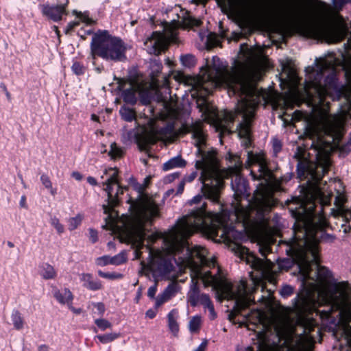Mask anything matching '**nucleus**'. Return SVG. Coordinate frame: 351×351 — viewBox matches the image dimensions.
Instances as JSON below:
<instances>
[{"instance_id":"51","label":"nucleus","mask_w":351,"mask_h":351,"mask_svg":"<svg viewBox=\"0 0 351 351\" xmlns=\"http://www.w3.org/2000/svg\"><path fill=\"white\" fill-rule=\"evenodd\" d=\"M294 293V288L289 285H284L280 290V294L283 298H288Z\"/></svg>"},{"instance_id":"24","label":"nucleus","mask_w":351,"mask_h":351,"mask_svg":"<svg viewBox=\"0 0 351 351\" xmlns=\"http://www.w3.org/2000/svg\"><path fill=\"white\" fill-rule=\"evenodd\" d=\"M317 69L313 66H308L305 71L308 77L312 81V84L315 86H319L324 76L325 66L323 64L317 65Z\"/></svg>"},{"instance_id":"32","label":"nucleus","mask_w":351,"mask_h":351,"mask_svg":"<svg viewBox=\"0 0 351 351\" xmlns=\"http://www.w3.org/2000/svg\"><path fill=\"white\" fill-rule=\"evenodd\" d=\"M40 276L45 280L54 279L57 273L54 267L47 263H44L40 265Z\"/></svg>"},{"instance_id":"61","label":"nucleus","mask_w":351,"mask_h":351,"mask_svg":"<svg viewBox=\"0 0 351 351\" xmlns=\"http://www.w3.org/2000/svg\"><path fill=\"white\" fill-rule=\"evenodd\" d=\"M93 306L97 308L98 315L100 317H102L106 311L104 304L103 302H100L93 303Z\"/></svg>"},{"instance_id":"37","label":"nucleus","mask_w":351,"mask_h":351,"mask_svg":"<svg viewBox=\"0 0 351 351\" xmlns=\"http://www.w3.org/2000/svg\"><path fill=\"white\" fill-rule=\"evenodd\" d=\"M120 337V333L111 332L104 335H98L95 336V339H97L100 343L106 344L110 343Z\"/></svg>"},{"instance_id":"31","label":"nucleus","mask_w":351,"mask_h":351,"mask_svg":"<svg viewBox=\"0 0 351 351\" xmlns=\"http://www.w3.org/2000/svg\"><path fill=\"white\" fill-rule=\"evenodd\" d=\"M11 320L14 328L16 330H21L24 328L25 324V319L21 312L17 309H13L11 313Z\"/></svg>"},{"instance_id":"35","label":"nucleus","mask_w":351,"mask_h":351,"mask_svg":"<svg viewBox=\"0 0 351 351\" xmlns=\"http://www.w3.org/2000/svg\"><path fill=\"white\" fill-rule=\"evenodd\" d=\"M124 154L125 151L122 147L118 146L115 142L111 143L108 155L112 160L121 158Z\"/></svg>"},{"instance_id":"2","label":"nucleus","mask_w":351,"mask_h":351,"mask_svg":"<svg viewBox=\"0 0 351 351\" xmlns=\"http://www.w3.org/2000/svg\"><path fill=\"white\" fill-rule=\"evenodd\" d=\"M192 138L195 140V145L197 147V155L201 157L200 160L195 162V167L197 169L202 171L199 180L202 183L203 196L222 208L223 205L221 204L220 197L225 182L223 172L215 165V152H206L202 149V146L206 144V141L204 132L192 135Z\"/></svg>"},{"instance_id":"44","label":"nucleus","mask_w":351,"mask_h":351,"mask_svg":"<svg viewBox=\"0 0 351 351\" xmlns=\"http://www.w3.org/2000/svg\"><path fill=\"white\" fill-rule=\"evenodd\" d=\"M128 260L126 254L125 252H121L118 254L110 256L111 265H120L125 263Z\"/></svg>"},{"instance_id":"54","label":"nucleus","mask_w":351,"mask_h":351,"mask_svg":"<svg viewBox=\"0 0 351 351\" xmlns=\"http://www.w3.org/2000/svg\"><path fill=\"white\" fill-rule=\"evenodd\" d=\"M95 263L99 266H106L108 265H111L110 256L108 255H104L96 258Z\"/></svg>"},{"instance_id":"34","label":"nucleus","mask_w":351,"mask_h":351,"mask_svg":"<svg viewBox=\"0 0 351 351\" xmlns=\"http://www.w3.org/2000/svg\"><path fill=\"white\" fill-rule=\"evenodd\" d=\"M294 239V236L293 237V238L287 243V245H288V247H290L291 246V241H293ZM289 250V248L287 249L286 250V252H287V250ZM287 254L292 258L293 260H291L290 258H285L282 261H280L279 263H278V268L280 271H289L293 265V261L297 262V263L298 264V261H296V259L294 258V257H292L291 256H289L288 254V253H287Z\"/></svg>"},{"instance_id":"5","label":"nucleus","mask_w":351,"mask_h":351,"mask_svg":"<svg viewBox=\"0 0 351 351\" xmlns=\"http://www.w3.org/2000/svg\"><path fill=\"white\" fill-rule=\"evenodd\" d=\"M287 253L298 261L300 271L306 277L310 278L313 267L316 270L315 276L320 281L327 280L332 277V272L326 267L320 265V254L316 241L310 243L303 241L302 247L289 248Z\"/></svg>"},{"instance_id":"60","label":"nucleus","mask_w":351,"mask_h":351,"mask_svg":"<svg viewBox=\"0 0 351 351\" xmlns=\"http://www.w3.org/2000/svg\"><path fill=\"white\" fill-rule=\"evenodd\" d=\"M158 281H155V284L151 286L147 291V296L151 299H155V295L157 292Z\"/></svg>"},{"instance_id":"36","label":"nucleus","mask_w":351,"mask_h":351,"mask_svg":"<svg viewBox=\"0 0 351 351\" xmlns=\"http://www.w3.org/2000/svg\"><path fill=\"white\" fill-rule=\"evenodd\" d=\"M136 143L141 152H146L149 149V139L147 136L136 134Z\"/></svg>"},{"instance_id":"10","label":"nucleus","mask_w":351,"mask_h":351,"mask_svg":"<svg viewBox=\"0 0 351 351\" xmlns=\"http://www.w3.org/2000/svg\"><path fill=\"white\" fill-rule=\"evenodd\" d=\"M331 162L329 156L317 155V161L311 165L308 160H300L297 165V173L300 178L309 175L315 182L319 183L330 171Z\"/></svg>"},{"instance_id":"11","label":"nucleus","mask_w":351,"mask_h":351,"mask_svg":"<svg viewBox=\"0 0 351 351\" xmlns=\"http://www.w3.org/2000/svg\"><path fill=\"white\" fill-rule=\"evenodd\" d=\"M203 80H206L218 84H228L230 80L231 73L228 69L227 62H223L218 56H214L211 64L206 63L201 69Z\"/></svg>"},{"instance_id":"13","label":"nucleus","mask_w":351,"mask_h":351,"mask_svg":"<svg viewBox=\"0 0 351 351\" xmlns=\"http://www.w3.org/2000/svg\"><path fill=\"white\" fill-rule=\"evenodd\" d=\"M255 117L254 110H244L242 121L238 124L237 130L239 136L243 139L242 146L245 149L252 146L253 135L252 125Z\"/></svg>"},{"instance_id":"63","label":"nucleus","mask_w":351,"mask_h":351,"mask_svg":"<svg viewBox=\"0 0 351 351\" xmlns=\"http://www.w3.org/2000/svg\"><path fill=\"white\" fill-rule=\"evenodd\" d=\"M114 80L117 81V83L118 84L117 89L119 91L123 92V90H125L124 87L127 83V81L124 78L117 77H114Z\"/></svg>"},{"instance_id":"28","label":"nucleus","mask_w":351,"mask_h":351,"mask_svg":"<svg viewBox=\"0 0 351 351\" xmlns=\"http://www.w3.org/2000/svg\"><path fill=\"white\" fill-rule=\"evenodd\" d=\"M186 161L182 158L181 156H178L171 158L168 161L163 164V170L169 171L173 168H183L186 166Z\"/></svg>"},{"instance_id":"29","label":"nucleus","mask_w":351,"mask_h":351,"mask_svg":"<svg viewBox=\"0 0 351 351\" xmlns=\"http://www.w3.org/2000/svg\"><path fill=\"white\" fill-rule=\"evenodd\" d=\"M191 291L188 294V302L192 307H195L199 303V288L197 282L192 280Z\"/></svg>"},{"instance_id":"59","label":"nucleus","mask_w":351,"mask_h":351,"mask_svg":"<svg viewBox=\"0 0 351 351\" xmlns=\"http://www.w3.org/2000/svg\"><path fill=\"white\" fill-rule=\"evenodd\" d=\"M40 181L46 189H51L52 183L49 177L46 174H43L40 176Z\"/></svg>"},{"instance_id":"39","label":"nucleus","mask_w":351,"mask_h":351,"mask_svg":"<svg viewBox=\"0 0 351 351\" xmlns=\"http://www.w3.org/2000/svg\"><path fill=\"white\" fill-rule=\"evenodd\" d=\"M183 23L184 25L189 28H192L194 27H199L202 24V21L200 19L189 14L183 18Z\"/></svg>"},{"instance_id":"1","label":"nucleus","mask_w":351,"mask_h":351,"mask_svg":"<svg viewBox=\"0 0 351 351\" xmlns=\"http://www.w3.org/2000/svg\"><path fill=\"white\" fill-rule=\"evenodd\" d=\"M206 206L204 203L184 216L177 226L178 234L183 239H188L197 231H206L212 238L219 237L223 241L231 242L238 232L233 225L228 224L229 212L223 210L222 213H215L212 217L213 214L206 210Z\"/></svg>"},{"instance_id":"22","label":"nucleus","mask_w":351,"mask_h":351,"mask_svg":"<svg viewBox=\"0 0 351 351\" xmlns=\"http://www.w3.org/2000/svg\"><path fill=\"white\" fill-rule=\"evenodd\" d=\"M53 295L57 302L60 304L71 305L74 299L73 293L68 288L59 289L57 287L53 288Z\"/></svg>"},{"instance_id":"52","label":"nucleus","mask_w":351,"mask_h":351,"mask_svg":"<svg viewBox=\"0 0 351 351\" xmlns=\"http://www.w3.org/2000/svg\"><path fill=\"white\" fill-rule=\"evenodd\" d=\"M199 302L204 307L208 308L210 305L213 304V302L210 298L208 294L202 293L199 296Z\"/></svg>"},{"instance_id":"58","label":"nucleus","mask_w":351,"mask_h":351,"mask_svg":"<svg viewBox=\"0 0 351 351\" xmlns=\"http://www.w3.org/2000/svg\"><path fill=\"white\" fill-rule=\"evenodd\" d=\"M89 239L92 243H95L98 241V232L94 228H89Z\"/></svg>"},{"instance_id":"40","label":"nucleus","mask_w":351,"mask_h":351,"mask_svg":"<svg viewBox=\"0 0 351 351\" xmlns=\"http://www.w3.org/2000/svg\"><path fill=\"white\" fill-rule=\"evenodd\" d=\"M201 317L198 315L193 316L189 324V329L191 333L198 332L201 327Z\"/></svg>"},{"instance_id":"64","label":"nucleus","mask_w":351,"mask_h":351,"mask_svg":"<svg viewBox=\"0 0 351 351\" xmlns=\"http://www.w3.org/2000/svg\"><path fill=\"white\" fill-rule=\"evenodd\" d=\"M169 298H167V295H165L164 293L161 295H158V297L156 298V306H159L161 304H162L164 302L167 301Z\"/></svg>"},{"instance_id":"3","label":"nucleus","mask_w":351,"mask_h":351,"mask_svg":"<svg viewBox=\"0 0 351 351\" xmlns=\"http://www.w3.org/2000/svg\"><path fill=\"white\" fill-rule=\"evenodd\" d=\"M291 215L295 219L293 226L294 239L289 248H298L303 244V241L308 243L316 241L320 252V242L332 243L335 236L325 231L324 222L310 223L307 219L306 208L302 200L298 197H293L286 202Z\"/></svg>"},{"instance_id":"41","label":"nucleus","mask_w":351,"mask_h":351,"mask_svg":"<svg viewBox=\"0 0 351 351\" xmlns=\"http://www.w3.org/2000/svg\"><path fill=\"white\" fill-rule=\"evenodd\" d=\"M180 62L183 66L191 68L195 65L196 58L192 54H185L180 56Z\"/></svg>"},{"instance_id":"15","label":"nucleus","mask_w":351,"mask_h":351,"mask_svg":"<svg viewBox=\"0 0 351 351\" xmlns=\"http://www.w3.org/2000/svg\"><path fill=\"white\" fill-rule=\"evenodd\" d=\"M147 51L149 54L159 56L168 47L167 40L163 32L154 31L145 42Z\"/></svg>"},{"instance_id":"56","label":"nucleus","mask_w":351,"mask_h":351,"mask_svg":"<svg viewBox=\"0 0 351 351\" xmlns=\"http://www.w3.org/2000/svg\"><path fill=\"white\" fill-rule=\"evenodd\" d=\"M80 25V22L78 21L69 22L64 29L65 34H71L75 28L79 26Z\"/></svg>"},{"instance_id":"30","label":"nucleus","mask_w":351,"mask_h":351,"mask_svg":"<svg viewBox=\"0 0 351 351\" xmlns=\"http://www.w3.org/2000/svg\"><path fill=\"white\" fill-rule=\"evenodd\" d=\"M178 311L172 309L167 315L168 327L169 330L176 335L179 332V325L177 322Z\"/></svg>"},{"instance_id":"14","label":"nucleus","mask_w":351,"mask_h":351,"mask_svg":"<svg viewBox=\"0 0 351 351\" xmlns=\"http://www.w3.org/2000/svg\"><path fill=\"white\" fill-rule=\"evenodd\" d=\"M256 162H258L259 167V175H256V173L252 171L251 174L253 180H264L267 183L275 182L276 180V178L274 174L273 171L268 167V163L267 160L265 159L258 158V156L255 155L252 151L248 152L247 162L250 165L251 164Z\"/></svg>"},{"instance_id":"45","label":"nucleus","mask_w":351,"mask_h":351,"mask_svg":"<svg viewBox=\"0 0 351 351\" xmlns=\"http://www.w3.org/2000/svg\"><path fill=\"white\" fill-rule=\"evenodd\" d=\"M83 217L80 214H77L74 217H71L69 220V229L72 231L75 230L81 223Z\"/></svg>"},{"instance_id":"50","label":"nucleus","mask_w":351,"mask_h":351,"mask_svg":"<svg viewBox=\"0 0 351 351\" xmlns=\"http://www.w3.org/2000/svg\"><path fill=\"white\" fill-rule=\"evenodd\" d=\"M178 285L176 282L170 283L165 289L163 293L169 299L177 293Z\"/></svg>"},{"instance_id":"4","label":"nucleus","mask_w":351,"mask_h":351,"mask_svg":"<svg viewBox=\"0 0 351 351\" xmlns=\"http://www.w3.org/2000/svg\"><path fill=\"white\" fill-rule=\"evenodd\" d=\"M92 58H101L106 61L124 62L127 59V46L118 36H112L108 30H99L92 37L90 43Z\"/></svg>"},{"instance_id":"26","label":"nucleus","mask_w":351,"mask_h":351,"mask_svg":"<svg viewBox=\"0 0 351 351\" xmlns=\"http://www.w3.org/2000/svg\"><path fill=\"white\" fill-rule=\"evenodd\" d=\"M245 321L239 323L240 327H246L248 330H251L250 325H256L257 323L261 322V313L258 311H251L247 315L244 316Z\"/></svg>"},{"instance_id":"42","label":"nucleus","mask_w":351,"mask_h":351,"mask_svg":"<svg viewBox=\"0 0 351 351\" xmlns=\"http://www.w3.org/2000/svg\"><path fill=\"white\" fill-rule=\"evenodd\" d=\"M98 275L101 278H104L106 279L114 280H120L123 278V274L118 272H104L101 270H98Z\"/></svg>"},{"instance_id":"19","label":"nucleus","mask_w":351,"mask_h":351,"mask_svg":"<svg viewBox=\"0 0 351 351\" xmlns=\"http://www.w3.org/2000/svg\"><path fill=\"white\" fill-rule=\"evenodd\" d=\"M231 186L234 191V197L237 202L250 196L248 181L240 175H236L232 179Z\"/></svg>"},{"instance_id":"43","label":"nucleus","mask_w":351,"mask_h":351,"mask_svg":"<svg viewBox=\"0 0 351 351\" xmlns=\"http://www.w3.org/2000/svg\"><path fill=\"white\" fill-rule=\"evenodd\" d=\"M109 171H113V173L110 176L109 178L106 182H108V184H119V182L118 180L119 169L117 167H114V168L110 167L108 169H105L104 174L108 173Z\"/></svg>"},{"instance_id":"21","label":"nucleus","mask_w":351,"mask_h":351,"mask_svg":"<svg viewBox=\"0 0 351 351\" xmlns=\"http://www.w3.org/2000/svg\"><path fill=\"white\" fill-rule=\"evenodd\" d=\"M104 185H106V188L105 191L107 193L108 198H107V205H103V209L104 210V213H109L114 208L117 207L120 204V200L118 197V192H116L114 195H113V188L112 184H108V182L104 183Z\"/></svg>"},{"instance_id":"62","label":"nucleus","mask_w":351,"mask_h":351,"mask_svg":"<svg viewBox=\"0 0 351 351\" xmlns=\"http://www.w3.org/2000/svg\"><path fill=\"white\" fill-rule=\"evenodd\" d=\"M228 160L230 162H234L235 167H239L241 165V162H240V157L237 155L232 154V153H228Z\"/></svg>"},{"instance_id":"18","label":"nucleus","mask_w":351,"mask_h":351,"mask_svg":"<svg viewBox=\"0 0 351 351\" xmlns=\"http://www.w3.org/2000/svg\"><path fill=\"white\" fill-rule=\"evenodd\" d=\"M324 86L330 91V97L333 101H339L345 96V88L340 85L335 72H332L324 78Z\"/></svg>"},{"instance_id":"46","label":"nucleus","mask_w":351,"mask_h":351,"mask_svg":"<svg viewBox=\"0 0 351 351\" xmlns=\"http://www.w3.org/2000/svg\"><path fill=\"white\" fill-rule=\"evenodd\" d=\"M175 133V125L173 122H169L165 126L162 127L159 130L160 135L167 136L171 135Z\"/></svg>"},{"instance_id":"27","label":"nucleus","mask_w":351,"mask_h":351,"mask_svg":"<svg viewBox=\"0 0 351 351\" xmlns=\"http://www.w3.org/2000/svg\"><path fill=\"white\" fill-rule=\"evenodd\" d=\"M137 88L133 86L126 88L121 92V97L126 104L134 106L137 102Z\"/></svg>"},{"instance_id":"9","label":"nucleus","mask_w":351,"mask_h":351,"mask_svg":"<svg viewBox=\"0 0 351 351\" xmlns=\"http://www.w3.org/2000/svg\"><path fill=\"white\" fill-rule=\"evenodd\" d=\"M260 286L261 280L259 278H252L251 287H249L245 280H240L235 291L237 298L234 306L228 315L230 321L234 322L237 316L242 315L244 311L250 306L255 304V299L253 295Z\"/></svg>"},{"instance_id":"16","label":"nucleus","mask_w":351,"mask_h":351,"mask_svg":"<svg viewBox=\"0 0 351 351\" xmlns=\"http://www.w3.org/2000/svg\"><path fill=\"white\" fill-rule=\"evenodd\" d=\"M236 253H237L241 258H244L245 256L247 263L251 265L252 268L259 271L262 277L267 278V271L264 260L255 256L250 252L247 247L241 245H237Z\"/></svg>"},{"instance_id":"33","label":"nucleus","mask_w":351,"mask_h":351,"mask_svg":"<svg viewBox=\"0 0 351 351\" xmlns=\"http://www.w3.org/2000/svg\"><path fill=\"white\" fill-rule=\"evenodd\" d=\"M119 114L121 119L127 122H132L136 119V112L134 108H129L125 105L121 107Z\"/></svg>"},{"instance_id":"53","label":"nucleus","mask_w":351,"mask_h":351,"mask_svg":"<svg viewBox=\"0 0 351 351\" xmlns=\"http://www.w3.org/2000/svg\"><path fill=\"white\" fill-rule=\"evenodd\" d=\"M51 224L55 228L59 234L64 232V226L60 222L59 219L56 217L51 219Z\"/></svg>"},{"instance_id":"48","label":"nucleus","mask_w":351,"mask_h":351,"mask_svg":"<svg viewBox=\"0 0 351 351\" xmlns=\"http://www.w3.org/2000/svg\"><path fill=\"white\" fill-rule=\"evenodd\" d=\"M71 70L76 75H82L86 72V67L82 62L75 61L71 66Z\"/></svg>"},{"instance_id":"23","label":"nucleus","mask_w":351,"mask_h":351,"mask_svg":"<svg viewBox=\"0 0 351 351\" xmlns=\"http://www.w3.org/2000/svg\"><path fill=\"white\" fill-rule=\"evenodd\" d=\"M80 278L83 282L82 286L88 290L96 291L104 288L101 281L94 279L93 274L90 273H82Z\"/></svg>"},{"instance_id":"47","label":"nucleus","mask_w":351,"mask_h":351,"mask_svg":"<svg viewBox=\"0 0 351 351\" xmlns=\"http://www.w3.org/2000/svg\"><path fill=\"white\" fill-rule=\"evenodd\" d=\"M140 103L142 105L147 106L151 103V96L149 91L141 90L138 93Z\"/></svg>"},{"instance_id":"7","label":"nucleus","mask_w":351,"mask_h":351,"mask_svg":"<svg viewBox=\"0 0 351 351\" xmlns=\"http://www.w3.org/2000/svg\"><path fill=\"white\" fill-rule=\"evenodd\" d=\"M295 28L302 36L328 43H337L343 40L348 34L346 27L334 26L318 22L297 23Z\"/></svg>"},{"instance_id":"38","label":"nucleus","mask_w":351,"mask_h":351,"mask_svg":"<svg viewBox=\"0 0 351 351\" xmlns=\"http://www.w3.org/2000/svg\"><path fill=\"white\" fill-rule=\"evenodd\" d=\"M186 133L191 132L192 135H195L197 133H201L203 132L202 123L200 121H197L192 123L190 125H183Z\"/></svg>"},{"instance_id":"49","label":"nucleus","mask_w":351,"mask_h":351,"mask_svg":"<svg viewBox=\"0 0 351 351\" xmlns=\"http://www.w3.org/2000/svg\"><path fill=\"white\" fill-rule=\"evenodd\" d=\"M94 322L101 331L112 327V324L106 319H96Z\"/></svg>"},{"instance_id":"20","label":"nucleus","mask_w":351,"mask_h":351,"mask_svg":"<svg viewBox=\"0 0 351 351\" xmlns=\"http://www.w3.org/2000/svg\"><path fill=\"white\" fill-rule=\"evenodd\" d=\"M207 250L201 246H195L193 247H186V261L193 265H206L207 263Z\"/></svg>"},{"instance_id":"25","label":"nucleus","mask_w":351,"mask_h":351,"mask_svg":"<svg viewBox=\"0 0 351 351\" xmlns=\"http://www.w3.org/2000/svg\"><path fill=\"white\" fill-rule=\"evenodd\" d=\"M346 201L344 197H337L335 204L337 206V216L342 217L345 223H349L351 221V210L345 207Z\"/></svg>"},{"instance_id":"12","label":"nucleus","mask_w":351,"mask_h":351,"mask_svg":"<svg viewBox=\"0 0 351 351\" xmlns=\"http://www.w3.org/2000/svg\"><path fill=\"white\" fill-rule=\"evenodd\" d=\"M149 259L147 264L142 263L143 269L145 271V275L152 274L155 281H158L159 278L167 276L174 269L171 261L160 252L150 251Z\"/></svg>"},{"instance_id":"57","label":"nucleus","mask_w":351,"mask_h":351,"mask_svg":"<svg viewBox=\"0 0 351 351\" xmlns=\"http://www.w3.org/2000/svg\"><path fill=\"white\" fill-rule=\"evenodd\" d=\"M350 1L351 0H332V3L336 10H341L345 5Z\"/></svg>"},{"instance_id":"17","label":"nucleus","mask_w":351,"mask_h":351,"mask_svg":"<svg viewBox=\"0 0 351 351\" xmlns=\"http://www.w3.org/2000/svg\"><path fill=\"white\" fill-rule=\"evenodd\" d=\"M67 3L51 5L48 3L40 4L39 8L43 16L53 22H60L68 14Z\"/></svg>"},{"instance_id":"8","label":"nucleus","mask_w":351,"mask_h":351,"mask_svg":"<svg viewBox=\"0 0 351 351\" xmlns=\"http://www.w3.org/2000/svg\"><path fill=\"white\" fill-rule=\"evenodd\" d=\"M293 305L296 311L302 314L313 315V312L319 315L322 321L330 324H335L336 317L334 313H338L337 316H341L344 308L346 301L343 299H337L330 305L326 306V309L319 310L311 306L308 300L303 295H298L293 300Z\"/></svg>"},{"instance_id":"55","label":"nucleus","mask_w":351,"mask_h":351,"mask_svg":"<svg viewBox=\"0 0 351 351\" xmlns=\"http://www.w3.org/2000/svg\"><path fill=\"white\" fill-rule=\"evenodd\" d=\"M282 147V142L279 139L276 138H274L272 139V149L275 155H277L278 153L281 152Z\"/></svg>"},{"instance_id":"6","label":"nucleus","mask_w":351,"mask_h":351,"mask_svg":"<svg viewBox=\"0 0 351 351\" xmlns=\"http://www.w3.org/2000/svg\"><path fill=\"white\" fill-rule=\"evenodd\" d=\"M138 195L136 199L130 197L128 203L130 204V210L135 228L143 232L147 223L152 224L156 218L160 217L158 205L147 193L145 186L137 184L135 187Z\"/></svg>"}]
</instances>
